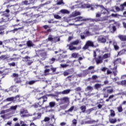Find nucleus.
I'll return each instance as SVG.
<instances>
[{"label": "nucleus", "mask_w": 126, "mask_h": 126, "mask_svg": "<svg viewBox=\"0 0 126 126\" xmlns=\"http://www.w3.org/2000/svg\"><path fill=\"white\" fill-rule=\"evenodd\" d=\"M111 16H113V17H118V16H120V15L118 14H112Z\"/></svg>", "instance_id": "nucleus-53"}, {"label": "nucleus", "mask_w": 126, "mask_h": 126, "mask_svg": "<svg viewBox=\"0 0 126 126\" xmlns=\"http://www.w3.org/2000/svg\"><path fill=\"white\" fill-rule=\"evenodd\" d=\"M75 90L76 91H77V92H78V91H81V88H80V87H78V88H76V89H75Z\"/></svg>", "instance_id": "nucleus-58"}, {"label": "nucleus", "mask_w": 126, "mask_h": 126, "mask_svg": "<svg viewBox=\"0 0 126 126\" xmlns=\"http://www.w3.org/2000/svg\"><path fill=\"white\" fill-rule=\"evenodd\" d=\"M79 56L78 53H74L72 54V58H74L75 59L77 58Z\"/></svg>", "instance_id": "nucleus-36"}, {"label": "nucleus", "mask_w": 126, "mask_h": 126, "mask_svg": "<svg viewBox=\"0 0 126 126\" xmlns=\"http://www.w3.org/2000/svg\"><path fill=\"white\" fill-rule=\"evenodd\" d=\"M112 42L113 43V46L114 47L115 50H116V51L119 50V46H118V45H117V42L115 40H113V41H110V44H112Z\"/></svg>", "instance_id": "nucleus-14"}, {"label": "nucleus", "mask_w": 126, "mask_h": 126, "mask_svg": "<svg viewBox=\"0 0 126 126\" xmlns=\"http://www.w3.org/2000/svg\"><path fill=\"white\" fill-rule=\"evenodd\" d=\"M122 85L124 86H126V80H122L121 81Z\"/></svg>", "instance_id": "nucleus-46"}, {"label": "nucleus", "mask_w": 126, "mask_h": 126, "mask_svg": "<svg viewBox=\"0 0 126 126\" xmlns=\"http://www.w3.org/2000/svg\"><path fill=\"white\" fill-rule=\"evenodd\" d=\"M121 58L117 59L116 60H115L114 61V65H116V64H117V63H121Z\"/></svg>", "instance_id": "nucleus-30"}, {"label": "nucleus", "mask_w": 126, "mask_h": 126, "mask_svg": "<svg viewBox=\"0 0 126 126\" xmlns=\"http://www.w3.org/2000/svg\"><path fill=\"white\" fill-rule=\"evenodd\" d=\"M117 66H116V67H114V68H113V70H115L114 71H113V73L115 75V76H116V75H117Z\"/></svg>", "instance_id": "nucleus-44"}, {"label": "nucleus", "mask_w": 126, "mask_h": 126, "mask_svg": "<svg viewBox=\"0 0 126 126\" xmlns=\"http://www.w3.org/2000/svg\"><path fill=\"white\" fill-rule=\"evenodd\" d=\"M74 109V106H71L68 110L67 112H72L73 110Z\"/></svg>", "instance_id": "nucleus-47"}, {"label": "nucleus", "mask_w": 126, "mask_h": 126, "mask_svg": "<svg viewBox=\"0 0 126 126\" xmlns=\"http://www.w3.org/2000/svg\"><path fill=\"white\" fill-rule=\"evenodd\" d=\"M69 65L67 64H61V67H63V68H64L65 67H67Z\"/></svg>", "instance_id": "nucleus-41"}, {"label": "nucleus", "mask_w": 126, "mask_h": 126, "mask_svg": "<svg viewBox=\"0 0 126 126\" xmlns=\"http://www.w3.org/2000/svg\"><path fill=\"white\" fill-rule=\"evenodd\" d=\"M67 47H69V49L70 51H75L76 50H80L81 49V47H76L75 46H73V44H71V43H70L69 44L67 45Z\"/></svg>", "instance_id": "nucleus-6"}, {"label": "nucleus", "mask_w": 126, "mask_h": 126, "mask_svg": "<svg viewBox=\"0 0 126 126\" xmlns=\"http://www.w3.org/2000/svg\"><path fill=\"white\" fill-rule=\"evenodd\" d=\"M93 90V87H92V86H89L85 89V91H86V92H87L88 91H89V92H91V91H92Z\"/></svg>", "instance_id": "nucleus-20"}, {"label": "nucleus", "mask_w": 126, "mask_h": 126, "mask_svg": "<svg viewBox=\"0 0 126 126\" xmlns=\"http://www.w3.org/2000/svg\"><path fill=\"white\" fill-rule=\"evenodd\" d=\"M23 3H24V4H26V5H27L28 4V1L27 0H25V1H23L22 2Z\"/></svg>", "instance_id": "nucleus-63"}, {"label": "nucleus", "mask_w": 126, "mask_h": 126, "mask_svg": "<svg viewBox=\"0 0 126 126\" xmlns=\"http://www.w3.org/2000/svg\"><path fill=\"white\" fill-rule=\"evenodd\" d=\"M94 30H100V29H100V28H99V26H95L94 27Z\"/></svg>", "instance_id": "nucleus-54"}, {"label": "nucleus", "mask_w": 126, "mask_h": 126, "mask_svg": "<svg viewBox=\"0 0 126 126\" xmlns=\"http://www.w3.org/2000/svg\"><path fill=\"white\" fill-rule=\"evenodd\" d=\"M56 61V59L52 58L50 59V63H54V62Z\"/></svg>", "instance_id": "nucleus-48"}, {"label": "nucleus", "mask_w": 126, "mask_h": 126, "mask_svg": "<svg viewBox=\"0 0 126 126\" xmlns=\"http://www.w3.org/2000/svg\"><path fill=\"white\" fill-rule=\"evenodd\" d=\"M20 124L21 126H28V125H27V124H25L23 121H21Z\"/></svg>", "instance_id": "nucleus-49"}, {"label": "nucleus", "mask_w": 126, "mask_h": 126, "mask_svg": "<svg viewBox=\"0 0 126 126\" xmlns=\"http://www.w3.org/2000/svg\"><path fill=\"white\" fill-rule=\"evenodd\" d=\"M47 100H48V97L46 96H43L38 98L39 102L37 103L38 106L41 107L43 104H44V102H46Z\"/></svg>", "instance_id": "nucleus-4"}, {"label": "nucleus", "mask_w": 126, "mask_h": 126, "mask_svg": "<svg viewBox=\"0 0 126 126\" xmlns=\"http://www.w3.org/2000/svg\"><path fill=\"white\" fill-rule=\"evenodd\" d=\"M57 4H63V0H58Z\"/></svg>", "instance_id": "nucleus-42"}, {"label": "nucleus", "mask_w": 126, "mask_h": 126, "mask_svg": "<svg viewBox=\"0 0 126 126\" xmlns=\"http://www.w3.org/2000/svg\"><path fill=\"white\" fill-rule=\"evenodd\" d=\"M118 37L121 41H126V35H120L118 36Z\"/></svg>", "instance_id": "nucleus-24"}, {"label": "nucleus", "mask_w": 126, "mask_h": 126, "mask_svg": "<svg viewBox=\"0 0 126 126\" xmlns=\"http://www.w3.org/2000/svg\"><path fill=\"white\" fill-rule=\"evenodd\" d=\"M60 12L62 13V14H69L70 13L69 11L65 9H63L61 10Z\"/></svg>", "instance_id": "nucleus-16"}, {"label": "nucleus", "mask_w": 126, "mask_h": 126, "mask_svg": "<svg viewBox=\"0 0 126 126\" xmlns=\"http://www.w3.org/2000/svg\"><path fill=\"white\" fill-rule=\"evenodd\" d=\"M95 62L96 63V64L102 63H103V58L101 57V56L98 57L95 59Z\"/></svg>", "instance_id": "nucleus-11"}, {"label": "nucleus", "mask_w": 126, "mask_h": 126, "mask_svg": "<svg viewBox=\"0 0 126 126\" xmlns=\"http://www.w3.org/2000/svg\"><path fill=\"white\" fill-rule=\"evenodd\" d=\"M80 12L78 11H75L72 13L70 15V17H75V16H78V15H80Z\"/></svg>", "instance_id": "nucleus-10"}, {"label": "nucleus", "mask_w": 126, "mask_h": 126, "mask_svg": "<svg viewBox=\"0 0 126 126\" xmlns=\"http://www.w3.org/2000/svg\"><path fill=\"white\" fill-rule=\"evenodd\" d=\"M49 106L51 108H54L55 106H56V102H50L49 103Z\"/></svg>", "instance_id": "nucleus-33"}, {"label": "nucleus", "mask_w": 126, "mask_h": 126, "mask_svg": "<svg viewBox=\"0 0 126 126\" xmlns=\"http://www.w3.org/2000/svg\"><path fill=\"white\" fill-rule=\"evenodd\" d=\"M97 6H100V7L102 8V13H103V14H106V13H108V12H109L108 9L104 8V7L102 5H97Z\"/></svg>", "instance_id": "nucleus-13"}, {"label": "nucleus", "mask_w": 126, "mask_h": 126, "mask_svg": "<svg viewBox=\"0 0 126 126\" xmlns=\"http://www.w3.org/2000/svg\"><path fill=\"white\" fill-rule=\"evenodd\" d=\"M115 9L117 11H123V10H124L122 9L121 7H120V8L118 6H116Z\"/></svg>", "instance_id": "nucleus-38"}, {"label": "nucleus", "mask_w": 126, "mask_h": 126, "mask_svg": "<svg viewBox=\"0 0 126 126\" xmlns=\"http://www.w3.org/2000/svg\"><path fill=\"white\" fill-rule=\"evenodd\" d=\"M50 69H46L45 70H44V75H49V74H50Z\"/></svg>", "instance_id": "nucleus-32"}, {"label": "nucleus", "mask_w": 126, "mask_h": 126, "mask_svg": "<svg viewBox=\"0 0 126 126\" xmlns=\"http://www.w3.org/2000/svg\"><path fill=\"white\" fill-rule=\"evenodd\" d=\"M55 94H53V96H54V97L55 96L58 97V96H59V95H61L62 94V92H56Z\"/></svg>", "instance_id": "nucleus-34"}, {"label": "nucleus", "mask_w": 126, "mask_h": 126, "mask_svg": "<svg viewBox=\"0 0 126 126\" xmlns=\"http://www.w3.org/2000/svg\"><path fill=\"white\" fill-rule=\"evenodd\" d=\"M98 78V76L94 75L92 76V79H94V80H95V79H97Z\"/></svg>", "instance_id": "nucleus-52"}, {"label": "nucleus", "mask_w": 126, "mask_h": 126, "mask_svg": "<svg viewBox=\"0 0 126 126\" xmlns=\"http://www.w3.org/2000/svg\"><path fill=\"white\" fill-rule=\"evenodd\" d=\"M57 102H59V105H63V104H69V97L64 96L61 98H56Z\"/></svg>", "instance_id": "nucleus-2"}, {"label": "nucleus", "mask_w": 126, "mask_h": 126, "mask_svg": "<svg viewBox=\"0 0 126 126\" xmlns=\"http://www.w3.org/2000/svg\"><path fill=\"white\" fill-rule=\"evenodd\" d=\"M70 92V90H65L62 92V94L63 95H66V94H68Z\"/></svg>", "instance_id": "nucleus-22"}, {"label": "nucleus", "mask_w": 126, "mask_h": 126, "mask_svg": "<svg viewBox=\"0 0 126 126\" xmlns=\"http://www.w3.org/2000/svg\"><path fill=\"white\" fill-rule=\"evenodd\" d=\"M63 74L64 76H66L67 75H68V74H69V73L68 71H64Z\"/></svg>", "instance_id": "nucleus-57"}, {"label": "nucleus", "mask_w": 126, "mask_h": 126, "mask_svg": "<svg viewBox=\"0 0 126 126\" xmlns=\"http://www.w3.org/2000/svg\"><path fill=\"white\" fill-rule=\"evenodd\" d=\"M2 22H6V21H7V20H8V19H7V17H6V18H5V17L4 18H2Z\"/></svg>", "instance_id": "nucleus-51"}, {"label": "nucleus", "mask_w": 126, "mask_h": 126, "mask_svg": "<svg viewBox=\"0 0 126 126\" xmlns=\"http://www.w3.org/2000/svg\"><path fill=\"white\" fill-rule=\"evenodd\" d=\"M76 22H77V21H91L92 22H98V21H100V20L99 19H91V18H84L83 17L79 16L78 17H76L74 19Z\"/></svg>", "instance_id": "nucleus-1"}, {"label": "nucleus", "mask_w": 126, "mask_h": 126, "mask_svg": "<svg viewBox=\"0 0 126 126\" xmlns=\"http://www.w3.org/2000/svg\"><path fill=\"white\" fill-rule=\"evenodd\" d=\"M31 58L29 56H26L23 58V62H28V65H31L33 63V61L30 60Z\"/></svg>", "instance_id": "nucleus-5"}, {"label": "nucleus", "mask_w": 126, "mask_h": 126, "mask_svg": "<svg viewBox=\"0 0 126 126\" xmlns=\"http://www.w3.org/2000/svg\"><path fill=\"white\" fill-rule=\"evenodd\" d=\"M100 16H101V13H97L96 14V17H100Z\"/></svg>", "instance_id": "nucleus-64"}, {"label": "nucleus", "mask_w": 126, "mask_h": 126, "mask_svg": "<svg viewBox=\"0 0 126 126\" xmlns=\"http://www.w3.org/2000/svg\"><path fill=\"white\" fill-rule=\"evenodd\" d=\"M10 88L12 91L15 93L18 92V89H17V87L16 86H13Z\"/></svg>", "instance_id": "nucleus-18"}, {"label": "nucleus", "mask_w": 126, "mask_h": 126, "mask_svg": "<svg viewBox=\"0 0 126 126\" xmlns=\"http://www.w3.org/2000/svg\"><path fill=\"white\" fill-rule=\"evenodd\" d=\"M6 100L8 102H10L11 101H18L19 100V95H17L15 97L7 98Z\"/></svg>", "instance_id": "nucleus-7"}, {"label": "nucleus", "mask_w": 126, "mask_h": 126, "mask_svg": "<svg viewBox=\"0 0 126 126\" xmlns=\"http://www.w3.org/2000/svg\"><path fill=\"white\" fill-rule=\"evenodd\" d=\"M54 18H55L56 19H61V18H62V17H61V16L59 15L54 14Z\"/></svg>", "instance_id": "nucleus-37"}, {"label": "nucleus", "mask_w": 126, "mask_h": 126, "mask_svg": "<svg viewBox=\"0 0 126 126\" xmlns=\"http://www.w3.org/2000/svg\"><path fill=\"white\" fill-rule=\"evenodd\" d=\"M80 43H81V41L80 40H76L72 42H70V44H71V45H73V46H77V45H78V44H80Z\"/></svg>", "instance_id": "nucleus-15"}, {"label": "nucleus", "mask_w": 126, "mask_h": 126, "mask_svg": "<svg viewBox=\"0 0 126 126\" xmlns=\"http://www.w3.org/2000/svg\"><path fill=\"white\" fill-rule=\"evenodd\" d=\"M3 29H2V28L0 27V35H3Z\"/></svg>", "instance_id": "nucleus-45"}, {"label": "nucleus", "mask_w": 126, "mask_h": 126, "mask_svg": "<svg viewBox=\"0 0 126 126\" xmlns=\"http://www.w3.org/2000/svg\"><path fill=\"white\" fill-rule=\"evenodd\" d=\"M20 113L21 115H24V114H27V113H28V111H27V110L21 109Z\"/></svg>", "instance_id": "nucleus-27"}, {"label": "nucleus", "mask_w": 126, "mask_h": 126, "mask_svg": "<svg viewBox=\"0 0 126 126\" xmlns=\"http://www.w3.org/2000/svg\"><path fill=\"white\" fill-rule=\"evenodd\" d=\"M102 86V85L100 84H96L94 85V88L95 89H98V88H100Z\"/></svg>", "instance_id": "nucleus-35"}, {"label": "nucleus", "mask_w": 126, "mask_h": 126, "mask_svg": "<svg viewBox=\"0 0 126 126\" xmlns=\"http://www.w3.org/2000/svg\"><path fill=\"white\" fill-rule=\"evenodd\" d=\"M12 75H13V77H18V74L13 73Z\"/></svg>", "instance_id": "nucleus-62"}, {"label": "nucleus", "mask_w": 126, "mask_h": 126, "mask_svg": "<svg viewBox=\"0 0 126 126\" xmlns=\"http://www.w3.org/2000/svg\"><path fill=\"white\" fill-rule=\"evenodd\" d=\"M51 70H52L53 72H55L56 70H57L56 68L51 67Z\"/></svg>", "instance_id": "nucleus-60"}, {"label": "nucleus", "mask_w": 126, "mask_h": 126, "mask_svg": "<svg viewBox=\"0 0 126 126\" xmlns=\"http://www.w3.org/2000/svg\"><path fill=\"white\" fill-rule=\"evenodd\" d=\"M87 36H89V32L87 31L85 32L84 35H81V39H85V37H87Z\"/></svg>", "instance_id": "nucleus-19"}, {"label": "nucleus", "mask_w": 126, "mask_h": 126, "mask_svg": "<svg viewBox=\"0 0 126 126\" xmlns=\"http://www.w3.org/2000/svg\"><path fill=\"white\" fill-rule=\"evenodd\" d=\"M37 81H30L28 82V84L30 85H32V84H34L35 82H37Z\"/></svg>", "instance_id": "nucleus-43"}, {"label": "nucleus", "mask_w": 126, "mask_h": 126, "mask_svg": "<svg viewBox=\"0 0 126 126\" xmlns=\"http://www.w3.org/2000/svg\"><path fill=\"white\" fill-rule=\"evenodd\" d=\"M16 109H17V105H15V106H11L10 109H9V110H10V112L11 110H13V111H15Z\"/></svg>", "instance_id": "nucleus-31"}, {"label": "nucleus", "mask_w": 126, "mask_h": 126, "mask_svg": "<svg viewBox=\"0 0 126 126\" xmlns=\"http://www.w3.org/2000/svg\"><path fill=\"white\" fill-rule=\"evenodd\" d=\"M97 41L99 42V43H105L106 42V38L103 36H100L98 37Z\"/></svg>", "instance_id": "nucleus-9"}, {"label": "nucleus", "mask_w": 126, "mask_h": 126, "mask_svg": "<svg viewBox=\"0 0 126 126\" xmlns=\"http://www.w3.org/2000/svg\"><path fill=\"white\" fill-rule=\"evenodd\" d=\"M110 57H111V53L105 54L103 56L102 59H108V58H110Z\"/></svg>", "instance_id": "nucleus-25"}, {"label": "nucleus", "mask_w": 126, "mask_h": 126, "mask_svg": "<svg viewBox=\"0 0 126 126\" xmlns=\"http://www.w3.org/2000/svg\"><path fill=\"white\" fill-rule=\"evenodd\" d=\"M118 110L119 112H120L123 111V108H122L121 106L118 107Z\"/></svg>", "instance_id": "nucleus-59"}, {"label": "nucleus", "mask_w": 126, "mask_h": 126, "mask_svg": "<svg viewBox=\"0 0 126 126\" xmlns=\"http://www.w3.org/2000/svg\"><path fill=\"white\" fill-rule=\"evenodd\" d=\"M77 3H78V6L75 5L73 6L74 8L76 7L82 8H90L91 7V5L87 4H82V2L80 0H78L76 2Z\"/></svg>", "instance_id": "nucleus-3"}, {"label": "nucleus", "mask_w": 126, "mask_h": 126, "mask_svg": "<svg viewBox=\"0 0 126 126\" xmlns=\"http://www.w3.org/2000/svg\"><path fill=\"white\" fill-rule=\"evenodd\" d=\"M93 46H94L93 42L91 41H88L83 48L86 50V49H88L89 47H93Z\"/></svg>", "instance_id": "nucleus-8"}, {"label": "nucleus", "mask_w": 126, "mask_h": 126, "mask_svg": "<svg viewBox=\"0 0 126 126\" xmlns=\"http://www.w3.org/2000/svg\"><path fill=\"white\" fill-rule=\"evenodd\" d=\"M125 6H126V2H125L120 5V7H122V9L123 10L125 9Z\"/></svg>", "instance_id": "nucleus-40"}, {"label": "nucleus", "mask_w": 126, "mask_h": 126, "mask_svg": "<svg viewBox=\"0 0 126 126\" xmlns=\"http://www.w3.org/2000/svg\"><path fill=\"white\" fill-rule=\"evenodd\" d=\"M107 91V93H108L109 94H112L113 92H114V90L113 89H108L107 87L104 88L103 89V91Z\"/></svg>", "instance_id": "nucleus-12"}, {"label": "nucleus", "mask_w": 126, "mask_h": 126, "mask_svg": "<svg viewBox=\"0 0 126 126\" xmlns=\"http://www.w3.org/2000/svg\"><path fill=\"white\" fill-rule=\"evenodd\" d=\"M109 123L110 124H116L117 123V119L116 118H109Z\"/></svg>", "instance_id": "nucleus-23"}, {"label": "nucleus", "mask_w": 126, "mask_h": 126, "mask_svg": "<svg viewBox=\"0 0 126 126\" xmlns=\"http://www.w3.org/2000/svg\"><path fill=\"white\" fill-rule=\"evenodd\" d=\"M27 44L28 47H33V46H34V44H33L32 41L30 40L27 42Z\"/></svg>", "instance_id": "nucleus-26"}, {"label": "nucleus", "mask_w": 126, "mask_h": 126, "mask_svg": "<svg viewBox=\"0 0 126 126\" xmlns=\"http://www.w3.org/2000/svg\"><path fill=\"white\" fill-rule=\"evenodd\" d=\"M55 54H60V56H62V53L63 54H65L66 53V51H63L62 49H60L58 51H55Z\"/></svg>", "instance_id": "nucleus-21"}, {"label": "nucleus", "mask_w": 126, "mask_h": 126, "mask_svg": "<svg viewBox=\"0 0 126 126\" xmlns=\"http://www.w3.org/2000/svg\"><path fill=\"white\" fill-rule=\"evenodd\" d=\"M34 108H38V107H40L39 106V104L38 103H35L34 105H33Z\"/></svg>", "instance_id": "nucleus-61"}, {"label": "nucleus", "mask_w": 126, "mask_h": 126, "mask_svg": "<svg viewBox=\"0 0 126 126\" xmlns=\"http://www.w3.org/2000/svg\"><path fill=\"white\" fill-rule=\"evenodd\" d=\"M9 58H10V56L8 55H2L1 57H0V60H7V59H9Z\"/></svg>", "instance_id": "nucleus-17"}, {"label": "nucleus", "mask_w": 126, "mask_h": 126, "mask_svg": "<svg viewBox=\"0 0 126 126\" xmlns=\"http://www.w3.org/2000/svg\"><path fill=\"white\" fill-rule=\"evenodd\" d=\"M103 97H104V98H108V97H109V94H106L105 93H104Z\"/></svg>", "instance_id": "nucleus-56"}, {"label": "nucleus", "mask_w": 126, "mask_h": 126, "mask_svg": "<svg viewBox=\"0 0 126 126\" xmlns=\"http://www.w3.org/2000/svg\"><path fill=\"white\" fill-rule=\"evenodd\" d=\"M110 117H112L114 118L115 116H116V113H115V111L113 110H110Z\"/></svg>", "instance_id": "nucleus-28"}, {"label": "nucleus", "mask_w": 126, "mask_h": 126, "mask_svg": "<svg viewBox=\"0 0 126 126\" xmlns=\"http://www.w3.org/2000/svg\"><path fill=\"white\" fill-rule=\"evenodd\" d=\"M76 124H77V121H76V120L74 119L72 121V124L74 125V126H76Z\"/></svg>", "instance_id": "nucleus-50"}, {"label": "nucleus", "mask_w": 126, "mask_h": 126, "mask_svg": "<svg viewBox=\"0 0 126 126\" xmlns=\"http://www.w3.org/2000/svg\"><path fill=\"white\" fill-rule=\"evenodd\" d=\"M50 121V118L49 117H45L44 120V122H49Z\"/></svg>", "instance_id": "nucleus-55"}, {"label": "nucleus", "mask_w": 126, "mask_h": 126, "mask_svg": "<svg viewBox=\"0 0 126 126\" xmlns=\"http://www.w3.org/2000/svg\"><path fill=\"white\" fill-rule=\"evenodd\" d=\"M80 109L82 111L83 113H84V112H85L86 110V106H82L81 107Z\"/></svg>", "instance_id": "nucleus-39"}, {"label": "nucleus", "mask_w": 126, "mask_h": 126, "mask_svg": "<svg viewBox=\"0 0 126 126\" xmlns=\"http://www.w3.org/2000/svg\"><path fill=\"white\" fill-rule=\"evenodd\" d=\"M8 112H10V109L2 110L0 112V115H3V114H5V113H8Z\"/></svg>", "instance_id": "nucleus-29"}]
</instances>
